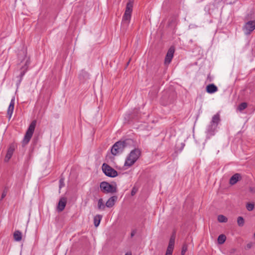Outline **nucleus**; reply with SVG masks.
<instances>
[{"instance_id": "f257e3e1", "label": "nucleus", "mask_w": 255, "mask_h": 255, "mask_svg": "<svg viewBox=\"0 0 255 255\" xmlns=\"http://www.w3.org/2000/svg\"><path fill=\"white\" fill-rule=\"evenodd\" d=\"M133 0H129L127 3L125 13L123 17L122 26L127 28L129 23L132 11Z\"/></svg>"}, {"instance_id": "f03ea898", "label": "nucleus", "mask_w": 255, "mask_h": 255, "mask_svg": "<svg viewBox=\"0 0 255 255\" xmlns=\"http://www.w3.org/2000/svg\"><path fill=\"white\" fill-rule=\"evenodd\" d=\"M141 155V150L138 148L132 150L126 158L124 166L130 167L134 164Z\"/></svg>"}, {"instance_id": "7ed1b4c3", "label": "nucleus", "mask_w": 255, "mask_h": 255, "mask_svg": "<svg viewBox=\"0 0 255 255\" xmlns=\"http://www.w3.org/2000/svg\"><path fill=\"white\" fill-rule=\"evenodd\" d=\"M131 141V139H126L123 141H119L116 142L112 147V153L114 155H116L118 153L123 152L127 144L130 143Z\"/></svg>"}, {"instance_id": "20e7f679", "label": "nucleus", "mask_w": 255, "mask_h": 255, "mask_svg": "<svg viewBox=\"0 0 255 255\" xmlns=\"http://www.w3.org/2000/svg\"><path fill=\"white\" fill-rule=\"evenodd\" d=\"M36 125V121L35 120H33L30 123L26 132L24 135V138L22 141L23 145H25L29 142L35 129V127Z\"/></svg>"}, {"instance_id": "39448f33", "label": "nucleus", "mask_w": 255, "mask_h": 255, "mask_svg": "<svg viewBox=\"0 0 255 255\" xmlns=\"http://www.w3.org/2000/svg\"><path fill=\"white\" fill-rule=\"evenodd\" d=\"M100 187L101 190L104 193H114L117 191L116 185H111L107 182H102Z\"/></svg>"}, {"instance_id": "423d86ee", "label": "nucleus", "mask_w": 255, "mask_h": 255, "mask_svg": "<svg viewBox=\"0 0 255 255\" xmlns=\"http://www.w3.org/2000/svg\"><path fill=\"white\" fill-rule=\"evenodd\" d=\"M220 121V115L219 114L215 115L212 119L211 125L209 127L208 132L210 135L214 134V131Z\"/></svg>"}, {"instance_id": "0eeeda50", "label": "nucleus", "mask_w": 255, "mask_h": 255, "mask_svg": "<svg viewBox=\"0 0 255 255\" xmlns=\"http://www.w3.org/2000/svg\"><path fill=\"white\" fill-rule=\"evenodd\" d=\"M102 170L106 175L111 177L118 176V172L106 163L102 165Z\"/></svg>"}, {"instance_id": "6e6552de", "label": "nucleus", "mask_w": 255, "mask_h": 255, "mask_svg": "<svg viewBox=\"0 0 255 255\" xmlns=\"http://www.w3.org/2000/svg\"><path fill=\"white\" fill-rule=\"evenodd\" d=\"M255 29V20H251L247 22L244 29L246 34H250Z\"/></svg>"}, {"instance_id": "1a4fd4ad", "label": "nucleus", "mask_w": 255, "mask_h": 255, "mask_svg": "<svg viewBox=\"0 0 255 255\" xmlns=\"http://www.w3.org/2000/svg\"><path fill=\"white\" fill-rule=\"evenodd\" d=\"M24 59H26L24 65L21 68V72L20 74V81H21L23 76L28 70L29 65L30 64V59L29 57H27L24 55Z\"/></svg>"}, {"instance_id": "9d476101", "label": "nucleus", "mask_w": 255, "mask_h": 255, "mask_svg": "<svg viewBox=\"0 0 255 255\" xmlns=\"http://www.w3.org/2000/svg\"><path fill=\"white\" fill-rule=\"evenodd\" d=\"M174 51V48L173 47H171L169 49L165 58V65H168L171 62L173 57Z\"/></svg>"}, {"instance_id": "9b49d317", "label": "nucleus", "mask_w": 255, "mask_h": 255, "mask_svg": "<svg viewBox=\"0 0 255 255\" xmlns=\"http://www.w3.org/2000/svg\"><path fill=\"white\" fill-rule=\"evenodd\" d=\"M66 202L67 201L65 198H62L60 199L57 208V210L58 212H62L64 209Z\"/></svg>"}, {"instance_id": "f8f14e48", "label": "nucleus", "mask_w": 255, "mask_h": 255, "mask_svg": "<svg viewBox=\"0 0 255 255\" xmlns=\"http://www.w3.org/2000/svg\"><path fill=\"white\" fill-rule=\"evenodd\" d=\"M118 199L116 196H114L110 197L106 203V206L108 208H111L114 206L116 202Z\"/></svg>"}, {"instance_id": "ddd939ff", "label": "nucleus", "mask_w": 255, "mask_h": 255, "mask_svg": "<svg viewBox=\"0 0 255 255\" xmlns=\"http://www.w3.org/2000/svg\"><path fill=\"white\" fill-rule=\"evenodd\" d=\"M15 103V98L13 97V98L11 100L10 104L7 109V113L9 116V118H11L12 114L13 113V111L14 110V106Z\"/></svg>"}, {"instance_id": "4468645a", "label": "nucleus", "mask_w": 255, "mask_h": 255, "mask_svg": "<svg viewBox=\"0 0 255 255\" xmlns=\"http://www.w3.org/2000/svg\"><path fill=\"white\" fill-rule=\"evenodd\" d=\"M218 91L217 87L213 84H209L206 87V91L210 94L214 93Z\"/></svg>"}, {"instance_id": "2eb2a0df", "label": "nucleus", "mask_w": 255, "mask_h": 255, "mask_svg": "<svg viewBox=\"0 0 255 255\" xmlns=\"http://www.w3.org/2000/svg\"><path fill=\"white\" fill-rule=\"evenodd\" d=\"M240 175L238 173H236L233 175L230 179V183L231 185L235 184L239 180Z\"/></svg>"}, {"instance_id": "dca6fc26", "label": "nucleus", "mask_w": 255, "mask_h": 255, "mask_svg": "<svg viewBox=\"0 0 255 255\" xmlns=\"http://www.w3.org/2000/svg\"><path fill=\"white\" fill-rule=\"evenodd\" d=\"M13 150L14 149L11 147L8 148L4 158L5 162H7L10 159L13 154Z\"/></svg>"}, {"instance_id": "f3484780", "label": "nucleus", "mask_w": 255, "mask_h": 255, "mask_svg": "<svg viewBox=\"0 0 255 255\" xmlns=\"http://www.w3.org/2000/svg\"><path fill=\"white\" fill-rule=\"evenodd\" d=\"M13 238L15 241L19 242L21 240L22 234L19 231H15L13 234Z\"/></svg>"}, {"instance_id": "a211bd4d", "label": "nucleus", "mask_w": 255, "mask_h": 255, "mask_svg": "<svg viewBox=\"0 0 255 255\" xmlns=\"http://www.w3.org/2000/svg\"><path fill=\"white\" fill-rule=\"evenodd\" d=\"M102 218V216L100 215H97L94 217V222L95 227H97L99 225Z\"/></svg>"}, {"instance_id": "6ab92c4d", "label": "nucleus", "mask_w": 255, "mask_h": 255, "mask_svg": "<svg viewBox=\"0 0 255 255\" xmlns=\"http://www.w3.org/2000/svg\"><path fill=\"white\" fill-rule=\"evenodd\" d=\"M106 204L105 205L103 200L102 198L99 199L98 202V208L99 210H104L105 208Z\"/></svg>"}, {"instance_id": "aec40b11", "label": "nucleus", "mask_w": 255, "mask_h": 255, "mask_svg": "<svg viewBox=\"0 0 255 255\" xmlns=\"http://www.w3.org/2000/svg\"><path fill=\"white\" fill-rule=\"evenodd\" d=\"M218 221L220 223H226L228 221V218L223 215H220L218 216Z\"/></svg>"}, {"instance_id": "412c9836", "label": "nucleus", "mask_w": 255, "mask_h": 255, "mask_svg": "<svg viewBox=\"0 0 255 255\" xmlns=\"http://www.w3.org/2000/svg\"><path fill=\"white\" fill-rule=\"evenodd\" d=\"M226 237L225 235L222 234L220 235L218 238V241L219 244H223L226 241Z\"/></svg>"}, {"instance_id": "4be33fe9", "label": "nucleus", "mask_w": 255, "mask_h": 255, "mask_svg": "<svg viewBox=\"0 0 255 255\" xmlns=\"http://www.w3.org/2000/svg\"><path fill=\"white\" fill-rule=\"evenodd\" d=\"M174 249V246H170V245L168 246L165 255H172L173 251Z\"/></svg>"}, {"instance_id": "5701e85b", "label": "nucleus", "mask_w": 255, "mask_h": 255, "mask_svg": "<svg viewBox=\"0 0 255 255\" xmlns=\"http://www.w3.org/2000/svg\"><path fill=\"white\" fill-rule=\"evenodd\" d=\"M247 107V104L246 103H242L241 104L239 105L238 107V110L240 111H242L245 109Z\"/></svg>"}, {"instance_id": "b1692460", "label": "nucleus", "mask_w": 255, "mask_h": 255, "mask_svg": "<svg viewBox=\"0 0 255 255\" xmlns=\"http://www.w3.org/2000/svg\"><path fill=\"white\" fill-rule=\"evenodd\" d=\"M246 208L249 211H253L255 208V205L253 203H248L247 204Z\"/></svg>"}, {"instance_id": "393cba45", "label": "nucleus", "mask_w": 255, "mask_h": 255, "mask_svg": "<svg viewBox=\"0 0 255 255\" xmlns=\"http://www.w3.org/2000/svg\"><path fill=\"white\" fill-rule=\"evenodd\" d=\"M237 222L239 226H243L244 224V219L242 217H239L237 219Z\"/></svg>"}, {"instance_id": "a878e982", "label": "nucleus", "mask_w": 255, "mask_h": 255, "mask_svg": "<svg viewBox=\"0 0 255 255\" xmlns=\"http://www.w3.org/2000/svg\"><path fill=\"white\" fill-rule=\"evenodd\" d=\"M187 251V246L186 244L183 245L181 251V255H184L186 251Z\"/></svg>"}, {"instance_id": "bb28decb", "label": "nucleus", "mask_w": 255, "mask_h": 255, "mask_svg": "<svg viewBox=\"0 0 255 255\" xmlns=\"http://www.w3.org/2000/svg\"><path fill=\"white\" fill-rule=\"evenodd\" d=\"M174 238L172 237L169 241L168 245H170V246H174Z\"/></svg>"}, {"instance_id": "cd10ccee", "label": "nucleus", "mask_w": 255, "mask_h": 255, "mask_svg": "<svg viewBox=\"0 0 255 255\" xmlns=\"http://www.w3.org/2000/svg\"><path fill=\"white\" fill-rule=\"evenodd\" d=\"M136 192L137 189H136L135 187H133L131 190V195L132 196H133L136 193Z\"/></svg>"}, {"instance_id": "c85d7f7f", "label": "nucleus", "mask_w": 255, "mask_h": 255, "mask_svg": "<svg viewBox=\"0 0 255 255\" xmlns=\"http://www.w3.org/2000/svg\"><path fill=\"white\" fill-rule=\"evenodd\" d=\"M59 182H60L59 187H60V188H62V186H64V184H63L64 180H63V179H60Z\"/></svg>"}, {"instance_id": "c756f323", "label": "nucleus", "mask_w": 255, "mask_h": 255, "mask_svg": "<svg viewBox=\"0 0 255 255\" xmlns=\"http://www.w3.org/2000/svg\"><path fill=\"white\" fill-rule=\"evenodd\" d=\"M135 233H136L135 230L132 231V232H131V234H130L131 237V238L133 237L134 236V235L135 234Z\"/></svg>"}, {"instance_id": "7c9ffc66", "label": "nucleus", "mask_w": 255, "mask_h": 255, "mask_svg": "<svg viewBox=\"0 0 255 255\" xmlns=\"http://www.w3.org/2000/svg\"><path fill=\"white\" fill-rule=\"evenodd\" d=\"M250 191L251 192L255 193V187H250Z\"/></svg>"}, {"instance_id": "2f4dec72", "label": "nucleus", "mask_w": 255, "mask_h": 255, "mask_svg": "<svg viewBox=\"0 0 255 255\" xmlns=\"http://www.w3.org/2000/svg\"><path fill=\"white\" fill-rule=\"evenodd\" d=\"M6 196V193H5L4 192H3L1 195V199H2L3 198H4Z\"/></svg>"}, {"instance_id": "473e14b6", "label": "nucleus", "mask_w": 255, "mask_h": 255, "mask_svg": "<svg viewBox=\"0 0 255 255\" xmlns=\"http://www.w3.org/2000/svg\"><path fill=\"white\" fill-rule=\"evenodd\" d=\"M125 255H131V254L130 253H127Z\"/></svg>"}]
</instances>
